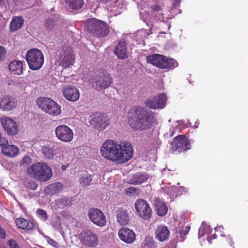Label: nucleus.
<instances>
[{
	"label": "nucleus",
	"mask_w": 248,
	"mask_h": 248,
	"mask_svg": "<svg viewBox=\"0 0 248 248\" xmlns=\"http://www.w3.org/2000/svg\"><path fill=\"white\" fill-rule=\"evenodd\" d=\"M102 156L107 160L117 164L129 161L133 156L134 149L129 142L118 143L113 140H107L100 149Z\"/></svg>",
	"instance_id": "1"
},
{
	"label": "nucleus",
	"mask_w": 248,
	"mask_h": 248,
	"mask_svg": "<svg viewBox=\"0 0 248 248\" xmlns=\"http://www.w3.org/2000/svg\"><path fill=\"white\" fill-rule=\"evenodd\" d=\"M128 123L136 130H143L150 128L154 121L152 111H146L142 107L134 106L128 113Z\"/></svg>",
	"instance_id": "2"
},
{
	"label": "nucleus",
	"mask_w": 248,
	"mask_h": 248,
	"mask_svg": "<svg viewBox=\"0 0 248 248\" xmlns=\"http://www.w3.org/2000/svg\"><path fill=\"white\" fill-rule=\"evenodd\" d=\"M27 174L37 181L44 182L50 179L52 176L51 168L44 162H36L27 169Z\"/></svg>",
	"instance_id": "3"
},
{
	"label": "nucleus",
	"mask_w": 248,
	"mask_h": 248,
	"mask_svg": "<svg viewBox=\"0 0 248 248\" xmlns=\"http://www.w3.org/2000/svg\"><path fill=\"white\" fill-rule=\"evenodd\" d=\"M86 25L88 31L98 37H104L109 32L108 27L105 22L95 18L88 19Z\"/></svg>",
	"instance_id": "4"
},
{
	"label": "nucleus",
	"mask_w": 248,
	"mask_h": 248,
	"mask_svg": "<svg viewBox=\"0 0 248 248\" xmlns=\"http://www.w3.org/2000/svg\"><path fill=\"white\" fill-rule=\"evenodd\" d=\"M26 59L30 68L33 70L40 69L44 62V55L37 48L28 50L26 55Z\"/></svg>",
	"instance_id": "5"
},
{
	"label": "nucleus",
	"mask_w": 248,
	"mask_h": 248,
	"mask_svg": "<svg viewBox=\"0 0 248 248\" xmlns=\"http://www.w3.org/2000/svg\"><path fill=\"white\" fill-rule=\"evenodd\" d=\"M36 103L39 108L49 115L58 116L61 114L62 112L60 105L50 98L42 97L38 98Z\"/></svg>",
	"instance_id": "6"
},
{
	"label": "nucleus",
	"mask_w": 248,
	"mask_h": 248,
	"mask_svg": "<svg viewBox=\"0 0 248 248\" xmlns=\"http://www.w3.org/2000/svg\"><path fill=\"white\" fill-rule=\"evenodd\" d=\"M60 65L67 68L73 65L75 62V55L72 49L68 46H64L59 50L58 54Z\"/></svg>",
	"instance_id": "7"
},
{
	"label": "nucleus",
	"mask_w": 248,
	"mask_h": 248,
	"mask_svg": "<svg viewBox=\"0 0 248 248\" xmlns=\"http://www.w3.org/2000/svg\"><path fill=\"white\" fill-rule=\"evenodd\" d=\"M135 208L138 216L142 219L150 220L153 214L152 210L147 202L142 199H138L135 202Z\"/></svg>",
	"instance_id": "8"
},
{
	"label": "nucleus",
	"mask_w": 248,
	"mask_h": 248,
	"mask_svg": "<svg viewBox=\"0 0 248 248\" xmlns=\"http://www.w3.org/2000/svg\"><path fill=\"white\" fill-rule=\"evenodd\" d=\"M190 149V141L184 136H178L174 138L171 143L172 152H181Z\"/></svg>",
	"instance_id": "9"
},
{
	"label": "nucleus",
	"mask_w": 248,
	"mask_h": 248,
	"mask_svg": "<svg viewBox=\"0 0 248 248\" xmlns=\"http://www.w3.org/2000/svg\"><path fill=\"white\" fill-rule=\"evenodd\" d=\"M167 97L165 93L152 96L148 98L145 102L146 107L152 109H162L166 106Z\"/></svg>",
	"instance_id": "10"
},
{
	"label": "nucleus",
	"mask_w": 248,
	"mask_h": 248,
	"mask_svg": "<svg viewBox=\"0 0 248 248\" xmlns=\"http://www.w3.org/2000/svg\"><path fill=\"white\" fill-rule=\"evenodd\" d=\"M56 137L64 142H69L72 140L74 133L73 130L66 125H60L55 130Z\"/></svg>",
	"instance_id": "11"
},
{
	"label": "nucleus",
	"mask_w": 248,
	"mask_h": 248,
	"mask_svg": "<svg viewBox=\"0 0 248 248\" xmlns=\"http://www.w3.org/2000/svg\"><path fill=\"white\" fill-rule=\"evenodd\" d=\"M90 124L99 130L104 129L108 124V119L98 113L91 115L88 119Z\"/></svg>",
	"instance_id": "12"
},
{
	"label": "nucleus",
	"mask_w": 248,
	"mask_h": 248,
	"mask_svg": "<svg viewBox=\"0 0 248 248\" xmlns=\"http://www.w3.org/2000/svg\"><path fill=\"white\" fill-rule=\"evenodd\" d=\"M90 220L96 225L103 227L106 224V218L104 213L97 208L90 209L88 213Z\"/></svg>",
	"instance_id": "13"
},
{
	"label": "nucleus",
	"mask_w": 248,
	"mask_h": 248,
	"mask_svg": "<svg viewBox=\"0 0 248 248\" xmlns=\"http://www.w3.org/2000/svg\"><path fill=\"white\" fill-rule=\"evenodd\" d=\"M0 122L3 129L8 135L15 136L17 134V125L12 118L3 116L0 118Z\"/></svg>",
	"instance_id": "14"
},
{
	"label": "nucleus",
	"mask_w": 248,
	"mask_h": 248,
	"mask_svg": "<svg viewBox=\"0 0 248 248\" xmlns=\"http://www.w3.org/2000/svg\"><path fill=\"white\" fill-rule=\"evenodd\" d=\"M80 241L84 245L89 247H94L98 243V238L96 235L90 230H84L80 235Z\"/></svg>",
	"instance_id": "15"
},
{
	"label": "nucleus",
	"mask_w": 248,
	"mask_h": 248,
	"mask_svg": "<svg viewBox=\"0 0 248 248\" xmlns=\"http://www.w3.org/2000/svg\"><path fill=\"white\" fill-rule=\"evenodd\" d=\"M62 92L64 97L69 101L75 102L79 99V90L73 86H64Z\"/></svg>",
	"instance_id": "16"
},
{
	"label": "nucleus",
	"mask_w": 248,
	"mask_h": 248,
	"mask_svg": "<svg viewBox=\"0 0 248 248\" xmlns=\"http://www.w3.org/2000/svg\"><path fill=\"white\" fill-rule=\"evenodd\" d=\"M118 236L120 240L127 244H131L136 239L135 232L128 228H121L118 232Z\"/></svg>",
	"instance_id": "17"
},
{
	"label": "nucleus",
	"mask_w": 248,
	"mask_h": 248,
	"mask_svg": "<svg viewBox=\"0 0 248 248\" xmlns=\"http://www.w3.org/2000/svg\"><path fill=\"white\" fill-rule=\"evenodd\" d=\"M170 236V231L164 225H158L155 231V237L160 242L168 240Z\"/></svg>",
	"instance_id": "18"
},
{
	"label": "nucleus",
	"mask_w": 248,
	"mask_h": 248,
	"mask_svg": "<svg viewBox=\"0 0 248 248\" xmlns=\"http://www.w3.org/2000/svg\"><path fill=\"white\" fill-rule=\"evenodd\" d=\"M117 222L121 226L126 225L130 221V217L127 211L123 208H118L116 211Z\"/></svg>",
	"instance_id": "19"
},
{
	"label": "nucleus",
	"mask_w": 248,
	"mask_h": 248,
	"mask_svg": "<svg viewBox=\"0 0 248 248\" xmlns=\"http://www.w3.org/2000/svg\"><path fill=\"white\" fill-rule=\"evenodd\" d=\"M212 232V230L210 226L203 222L199 230L198 237L200 239L202 237L205 236L207 241L211 243V240L215 239L216 237L215 234L210 235Z\"/></svg>",
	"instance_id": "20"
},
{
	"label": "nucleus",
	"mask_w": 248,
	"mask_h": 248,
	"mask_svg": "<svg viewBox=\"0 0 248 248\" xmlns=\"http://www.w3.org/2000/svg\"><path fill=\"white\" fill-rule=\"evenodd\" d=\"M128 50L126 46L125 41L121 40L114 50V54L120 59H124L128 56Z\"/></svg>",
	"instance_id": "21"
},
{
	"label": "nucleus",
	"mask_w": 248,
	"mask_h": 248,
	"mask_svg": "<svg viewBox=\"0 0 248 248\" xmlns=\"http://www.w3.org/2000/svg\"><path fill=\"white\" fill-rule=\"evenodd\" d=\"M112 83V79L108 74L98 78L95 81V86L97 90H101L109 87Z\"/></svg>",
	"instance_id": "22"
},
{
	"label": "nucleus",
	"mask_w": 248,
	"mask_h": 248,
	"mask_svg": "<svg viewBox=\"0 0 248 248\" xmlns=\"http://www.w3.org/2000/svg\"><path fill=\"white\" fill-rule=\"evenodd\" d=\"M153 202L158 216H164L167 213L168 207L162 200L155 198Z\"/></svg>",
	"instance_id": "23"
},
{
	"label": "nucleus",
	"mask_w": 248,
	"mask_h": 248,
	"mask_svg": "<svg viewBox=\"0 0 248 248\" xmlns=\"http://www.w3.org/2000/svg\"><path fill=\"white\" fill-rule=\"evenodd\" d=\"M16 105V102L9 96H5L0 98V108L3 110L9 111Z\"/></svg>",
	"instance_id": "24"
},
{
	"label": "nucleus",
	"mask_w": 248,
	"mask_h": 248,
	"mask_svg": "<svg viewBox=\"0 0 248 248\" xmlns=\"http://www.w3.org/2000/svg\"><path fill=\"white\" fill-rule=\"evenodd\" d=\"M1 149L2 153L5 156L10 157H14L19 154V149L14 145H8L5 144Z\"/></svg>",
	"instance_id": "25"
},
{
	"label": "nucleus",
	"mask_w": 248,
	"mask_h": 248,
	"mask_svg": "<svg viewBox=\"0 0 248 248\" xmlns=\"http://www.w3.org/2000/svg\"><path fill=\"white\" fill-rule=\"evenodd\" d=\"M9 69L12 74L18 76L21 75L23 70V62L19 60L13 61L9 63Z\"/></svg>",
	"instance_id": "26"
},
{
	"label": "nucleus",
	"mask_w": 248,
	"mask_h": 248,
	"mask_svg": "<svg viewBox=\"0 0 248 248\" xmlns=\"http://www.w3.org/2000/svg\"><path fill=\"white\" fill-rule=\"evenodd\" d=\"M148 179V176L147 174L138 172L130 176L128 181L131 184L138 185L146 182Z\"/></svg>",
	"instance_id": "27"
},
{
	"label": "nucleus",
	"mask_w": 248,
	"mask_h": 248,
	"mask_svg": "<svg viewBox=\"0 0 248 248\" xmlns=\"http://www.w3.org/2000/svg\"><path fill=\"white\" fill-rule=\"evenodd\" d=\"M163 59H164V56L158 54H153L146 57L148 63L161 68L163 63Z\"/></svg>",
	"instance_id": "28"
},
{
	"label": "nucleus",
	"mask_w": 248,
	"mask_h": 248,
	"mask_svg": "<svg viewBox=\"0 0 248 248\" xmlns=\"http://www.w3.org/2000/svg\"><path fill=\"white\" fill-rule=\"evenodd\" d=\"M16 226L23 230H30L33 228L34 224L31 221L23 218H17L16 220Z\"/></svg>",
	"instance_id": "29"
},
{
	"label": "nucleus",
	"mask_w": 248,
	"mask_h": 248,
	"mask_svg": "<svg viewBox=\"0 0 248 248\" xmlns=\"http://www.w3.org/2000/svg\"><path fill=\"white\" fill-rule=\"evenodd\" d=\"M41 150L45 157L49 160L53 159L56 155L55 150L50 146H43L42 147Z\"/></svg>",
	"instance_id": "30"
},
{
	"label": "nucleus",
	"mask_w": 248,
	"mask_h": 248,
	"mask_svg": "<svg viewBox=\"0 0 248 248\" xmlns=\"http://www.w3.org/2000/svg\"><path fill=\"white\" fill-rule=\"evenodd\" d=\"M92 179V175L89 174L87 172H84L80 175L79 182L82 186H86L90 185Z\"/></svg>",
	"instance_id": "31"
},
{
	"label": "nucleus",
	"mask_w": 248,
	"mask_h": 248,
	"mask_svg": "<svg viewBox=\"0 0 248 248\" xmlns=\"http://www.w3.org/2000/svg\"><path fill=\"white\" fill-rule=\"evenodd\" d=\"M24 20L20 17L15 16L13 18L10 24L11 31H15L20 29L23 24Z\"/></svg>",
	"instance_id": "32"
},
{
	"label": "nucleus",
	"mask_w": 248,
	"mask_h": 248,
	"mask_svg": "<svg viewBox=\"0 0 248 248\" xmlns=\"http://www.w3.org/2000/svg\"><path fill=\"white\" fill-rule=\"evenodd\" d=\"M178 65L177 62L172 58H168L164 56L161 68H174Z\"/></svg>",
	"instance_id": "33"
},
{
	"label": "nucleus",
	"mask_w": 248,
	"mask_h": 248,
	"mask_svg": "<svg viewBox=\"0 0 248 248\" xmlns=\"http://www.w3.org/2000/svg\"><path fill=\"white\" fill-rule=\"evenodd\" d=\"M140 17L146 24L150 27V30L155 27L154 20V19L152 17V16L148 13L140 12Z\"/></svg>",
	"instance_id": "34"
},
{
	"label": "nucleus",
	"mask_w": 248,
	"mask_h": 248,
	"mask_svg": "<svg viewBox=\"0 0 248 248\" xmlns=\"http://www.w3.org/2000/svg\"><path fill=\"white\" fill-rule=\"evenodd\" d=\"M152 33L151 31L149 32L147 31L144 29H141L135 33V39L137 41L139 42V43H140V41H142L144 38Z\"/></svg>",
	"instance_id": "35"
},
{
	"label": "nucleus",
	"mask_w": 248,
	"mask_h": 248,
	"mask_svg": "<svg viewBox=\"0 0 248 248\" xmlns=\"http://www.w3.org/2000/svg\"><path fill=\"white\" fill-rule=\"evenodd\" d=\"M163 189L165 192H166L168 195H169L171 197H176V186H165L163 188Z\"/></svg>",
	"instance_id": "36"
},
{
	"label": "nucleus",
	"mask_w": 248,
	"mask_h": 248,
	"mask_svg": "<svg viewBox=\"0 0 248 248\" xmlns=\"http://www.w3.org/2000/svg\"><path fill=\"white\" fill-rule=\"evenodd\" d=\"M51 225L55 230L58 231L61 233L62 232V228L60 218L56 217L54 218V220L51 222Z\"/></svg>",
	"instance_id": "37"
},
{
	"label": "nucleus",
	"mask_w": 248,
	"mask_h": 248,
	"mask_svg": "<svg viewBox=\"0 0 248 248\" xmlns=\"http://www.w3.org/2000/svg\"><path fill=\"white\" fill-rule=\"evenodd\" d=\"M57 206L59 208H63L69 204L70 201L68 198H62L57 201Z\"/></svg>",
	"instance_id": "38"
},
{
	"label": "nucleus",
	"mask_w": 248,
	"mask_h": 248,
	"mask_svg": "<svg viewBox=\"0 0 248 248\" xmlns=\"http://www.w3.org/2000/svg\"><path fill=\"white\" fill-rule=\"evenodd\" d=\"M36 214L38 217L43 221L47 219V213L45 210L39 209L36 211Z\"/></svg>",
	"instance_id": "39"
},
{
	"label": "nucleus",
	"mask_w": 248,
	"mask_h": 248,
	"mask_svg": "<svg viewBox=\"0 0 248 248\" xmlns=\"http://www.w3.org/2000/svg\"><path fill=\"white\" fill-rule=\"evenodd\" d=\"M63 188L62 185L60 183H55L50 186V188L53 189L54 192L61 191Z\"/></svg>",
	"instance_id": "40"
},
{
	"label": "nucleus",
	"mask_w": 248,
	"mask_h": 248,
	"mask_svg": "<svg viewBox=\"0 0 248 248\" xmlns=\"http://www.w3.org/2000/svg\"><path fill=\"white\" fill-rule=\"evenodd\" d=\"M140 190L138 188L130 186L126 190V193L131 194L133 196H138L140 194Z\"/></svg>",
	"instance_id": "41"
},
{
	"label": "nucleus",
	"mask_w": 248,
	"mask_h": 248,
	"mask_svg": "<svg viewBox=\"0 0 248 248\" xmlns=\"http://www.w3.org/2000/svg\"><path fill=\"white\" fill-rule=\"evenodd\" d=\"M141 248H154L153 240L151 239H146L144 242Z\"/></svg>",
	"instance_id": "42"
},
{
	"label": "nucleus",
	"mask_w": 248,
	"mask_h": 248,
	"mask_svg": "<svg viewBox=\"0 0 248 248\" xmlns=\"http://www.w3.org/2000/svg\"><path fill=\"white\" fill-rule=\"evenodd\" d=\"M8 245L10 248H20L17 242L13 239H10L8 241Z\"/></svg>",
	"instance_id": "43"
},
{
	"label": "nucleus",
	"mask_w": 248,
	"mask_h": 248,
	"mask_svg": "<svg viewBox=\"0 0 248 248\" xmlns=\"http://www.w3.org/2000/svg\"><path fill=\"white\" fill-rule=\"evenodd\" d=\"M176 197L179 195H181L183 193H185L186 192V188L183 186H176Z\"/></svg>",
	"instance_id": "44"
},
{
	"label": "nucleus",
	"mask_w": 248,
	"mask_h": 248,
	"mask_svg": "<svg viewBox=\"0 0 248 248\" xmlns=\"http://www.w3.org/2000/svg\"><path fill=\"white\" fill-rule=\"evenodd\" d=\"M46 240L47 243L54 248H58L59 247V244H58V243L55 241L53 240V239L49 237H47L46 238Z\"/></svg>",
	"instance_id": "45"
},
{
	"label": "nucleus",
	"mask_w": 248,
	"mask_h": 248,
	"mask_svg": "<svg viewBox=\"0 0 248 248\" xmlns=\"http://www.w3.org/2000/svg\"><path fill=\"white\" fill-rule=\"evenodd\" d=\"M151 8L153 11L156 12H159L162 9V6L158 4H154Z\"/></svg>",
	"instance_id": "46"
},
{
	"label": "nucleus",
	"mask_w": 248,
	"mask_h": 248,
	"mask_svg": "<svg viewBox=\"0 0 248 248\" xmlns=\"http://www.w3.org/2000/svg\"><path fill=\"white\" fill-rule=\"evenodd\" d=\"M31 162V158L28 156H26L23 157L22 160V164L24 165H27L29 164Z\"/></svg>",
	"instance_id": "47"
},
{
	"label": "nucleus",
	"mask_w": 248,
	"mask_h": 248,
	"mask_svg": "<svg viewBox=\"0 0 248 248\" xmlns=\"http://www.w3.org/2000/svg\"><path fill=\"white\" fill-rule=\"evenodd\" d=\"M177 125H176L175 127H172L170 128L169 131L166 134V136L167 137H172L174 133L176 131V130L177 129Z\"/></svg>",
	"instance_id": "48"
},
{
	"label": "nucleus",
	"mask_w": 248,
	"mask_h": 248,
	"mask_svg": "<svg viewBox=\"0 0 248 248\" xmlns=\"http://www.w3.org/2000/svg\"><path fill=\"white\" fill-rule=\"evenodd\" d=\"M8 141L5 138L2 137V134L0 132V146H3L5 144H7Z\"/></svg>",
	"instance_id": "49"
},
{
	"label": "nucleus",
	"mask_w": 248,
	"mask_h": 248,
	"mask_svg": "<svg viewBox=\"0 0 248 248\" xmlns=\"http://www.w3.org/2000/svg\"><path fill=\"white\" fill-rule=\"evenodd\" d=\"M6 54V50L5 48L0 46V61L3 60Z\"/></svg>",
	"instance_id": "50"
},
{
	"label": "nucleus",
	"mask_w": 248,
	"mask_h": 248,
	"mask_svg": "<svg viewBox=\"0 0 248 248\" xmlns=\"http://www.w3.org/2000/svg\"><path fill=\"white\" fill-rule=\"evenodd\" d=\"M171 17L172 16L170 15H169L167 17H164V15L161 14L158 16L157 18L159 20L162 21V22H167V20L166 19H170L171 18Z\"/></svg>",
	"instance_id": "51"
},
{
	"label": "nucleus",
	"mask_w": 248,
	"mask_h": 248,
	"mask_svg": "<svg viewBox=\"0 0 248 248\" xmlns=\"http://www.w3.org/2000/svg\"><path fill=\"white\" fill-rule=\"evenodd\" d=\"M190 227L189 226H186V227L184 228V230H183L181 232V234L183 235H186L188 234L189 231L190 230Z\"/></svg>",
	"instance_id": "52"
},
{
	"label": "nucleus",
	"mask_w": 248,
	"mask_h": 248,
	"mask_svg": "<svg viewBox=\"0 0 248 248\" xmlns=\"http://www.w3.org/2000/svg\"><path fill=\"white\" fill-rule=\"evenodd\" d=\"M63 149L62 150V151L63 152L64 151H65V153L66 154H67L68 155H69V154L72 152V150H71V149L68 147H63L62 148Z\"/></svg>",
	"instance_id": "53"
},
{
	"label": "nucleus",
	"mask_w": 248,
	"mask_h": 248,
	"mask_svg": "<svg viewBox=\"0 0 248 248\" xmlns=\"http://www.w3.org/2000/svg\"><path fill=\"white\" fill-rule=\"evenodd\" d=\"M223 229V227L222 226H217V227L215 228V230L217 232H222Z\"/></svg>",
	"instance_id": "54"
},
{
	"label": "nucleus",
	"mask_w": 248,
	"mask_h": 248,
	"mask_svg": "<svg viewBox=\"0 0 248 248\" xmlns=\"http://www.w3.org/2000/svg\"><path fill=\"white\" fill-rule=\"evenodd\" d=\"M37 188V185L36 183L33 182L31 185V188L33 190H35Z\"/></svg>",
	"instance_id": "55"
},
{
	"label": "nucleus",
	"mask_w": 248,
	"mask_h": 248,
	"mask_svg": "<svg viewBox=\"0 0 248 248\" xmlns=\"http://www.w3.org/2000/svg\"><path fill=\"white\" fill-rule=\"evenodd\" d=\"M181 0H173V6L176 7L180 3Z\"/></svg>",
	"instance_id": "56"
},
{
	"label": "nucleus",
	"mask_w": 248,
	"mask_h": 248,
	"mask_svg": "<svg viewBox=\"0 0 248 248\" xmlns=\"http://www.w3.org/2000/svg\"><path fill=\"white\" fill-rule=\"evenodd\" d=\"M199 121H197L194 125L192 126L193 128H197L198 127V126H199Z\"/></svg>",
	"instance_id": "57"
},
{
	"label": "nucleus",
	"mask_w": 248,
	"mask_h": 248,
	"mask_svg": "<svg viewBox=\"0 0 248 248\" xmlns=\"http://www.w3.org/2000/svg\"><path fill=\"white\" fill-rule=\"evenodd\" d=\"M62 169L63 170H65L66 169V167L64 165L62 166Z\"/></svg>",
	"instance_id": "58"
},
{
	"label": "nucleus",
	"mask_w": 248,
	"mask_h": 248,
	"mask_svg": "<svg viewBox=\"0 0 248 248\" xmlns=\"http://www.w3.org/2000/svg\"><path fill=\"white\" fill-rule=\"evenodd\" d=\"M62 155L63 157H67V155H65L64 153H62Z\"/></svg>",
	"instance_id": "59"
},
{
	"label": "nucleus",
	"mask_w": 248,
	"mask_h": 248,
	"mask_svg": "<svg viewBox=\"0 0 248 248\" xmlns=\"http://www.w3.org/2000/svg\"><path fill=\"white\" fill-rule=\"evenodd\" d=\"M51 22V23H53V21L52 20H48L47 22V24L48 23V22Z\"/></svg>",
	"instance_id": "60"
},
{
	"label": "nucleus",
	"mask_w": 248,
	"mask_h": 248,
	"mask_svg": "<svg viewBox=\"0 0 248 248\" xmlns=\"http://www.w3.org/2000/svg\"><path fill=\"white\" fill-rule=\"evenodd\" d=\"M170 25L169 24V27H168V28H169V29H170Z\"/></svg>",
	"instance_id": "61"
},
{
	"label": "nucleus",
	"mask_w": 248,
	"mask_h": 248,
	"mask_svg": "<svg viewBox=\"0 0 248 248\" xmlns=\"http://www.w3.org/2000/svg\"><path fill=\"white\" fill-rule=\"evenodd\" d=\"M2 0H0V2H1L2 1Z\"/></svg>",
	"instance_id": "62"
}]
</instances>
